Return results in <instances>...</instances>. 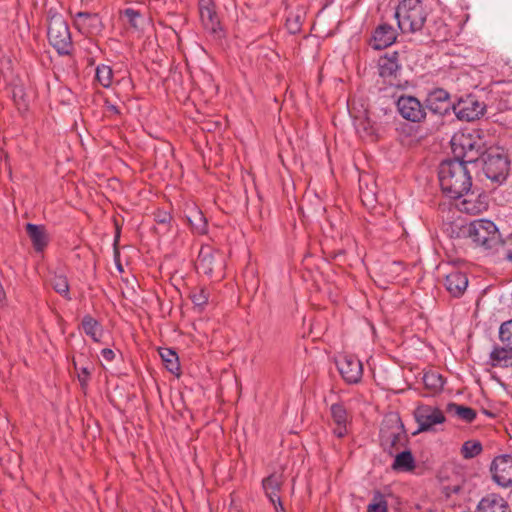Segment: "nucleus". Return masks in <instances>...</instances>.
<instances>
[{
	"label": "nucleus",
	"mask_w": 512,
	"mask_h": 512,
	"mask_svg": "<svg viewBox=\"0 0 512 512\" xmlns=\"http://www.w3.org/2000/svg\"><path fill=\"white\" fill-rule=\"evenodd\" d=\"M475 512H511V509L504 497L497 493H490L479 501Z\"/></svg>",
	"instance_id": "obj_24"
},
{
	"label": "nucleus",
	"mask_w": 512,
	"mask_h": 512,
	"mask_svg": "<svg viewBox=\"0 0 512 512\" xmlns=\"http://www.w3.org/2000/svg\"><path fill=\"white\" fill-rule=\"evenodd\" d=\"M113 69L106 64H100L95 69V80L103 88L111 87L113 83Z\"/></svg>",
	"instance_id": "obj_33"
},
{
	"label": "nucleus",
	"mask_w": 512,
	"mask_h": 512,
	"mask_svg": "<svg viewBox=\"0 0 512 512\" xmlns=\"http://www.w3.org/2000/svg\"><path fill=\"white\" fill-rule=\"evenodd\" d=\"M283 484V475L281 473H272L262 480V487L270 502L274 505L276 512L278 506L283 510V505L279 496Z\"/></svg>",
	"instance_id": "obj_21"
},
{
	"label": "nucleus",
	"mask_w": 512,
	"mask_h": 512,
	"mask_svg": "<svg viewBox=\"0 0 512 512\" xmlns=\"http://www.w3.org/2000/svg\"><path fill=\"white\" fill-rule=\"evenodd\" d=\"M332 433L337 438L346 437L351 430L352 414L342 402L333 403L330 406Z\"/></svg>",
	"instance_id": "obj_13"
},
{
	"label": "nucleus",
	"mask_w": 512,
	"mask_h": 512,
	"mask_svg": "<svg viewBox=\"0 0 512 512\" xmlns=\"http://www.w3.org/2000/svg\"><path fill=\"white\" fill-rule=\"evenodd\" d=\"M198 5L200 20L204 29L216 39L223 38L225 36L224 29L216 12L213 0H199Z\"/></svg>",
	"instance_id": "obj_10"
},
{
	"label": "nucleus",
	"mask_w": 512,
	"mask_h": 512,
	"mask_svg": "<svg viewBox=\"0 0 512 512\" xmlns=\"http://www.w3.org/2000/svg\"><path fill=\"white\" fill-rule=\"evenodd\" d=\"M26 232L32 242L35 251L42 252L47 247L49 239L46 233V229L43 225L27 223Z\"/></svg>",
	"instance_id": "obj_25"
},
{
	"label": "nucleus",
	"mask_w": 512,
	"mask_h": 512,
	"mask_svg": "<svg viewBox=\"0 0 512 512\" xmlns=\"http://www.w3.org/2000/svg\"><path fill=\"white\" fill-rule=\"evenodd\" d=\"M440 188L447 197L459 199L472 187V177L467 164L459 159H448L438 168Z\"/></svg>",
	"instance_id": "obj_1"
},
{
	"label": "nucleus",
	"mask_w": 512,
	"mask_h": 512,
	"mask_svg": "<svg viewBox=\"0 0 512 512\" xmlns=\"http://www.w3.org/2000/svg\"><path fill=\"white\" fill-rule=\"evenodd\" d=\"M224 266V260L219 252L213 251L210 247H202L199 251L196 268L200 273L212 276L216 271L219 273Z\"/></svg>",
	"instance_id": "obj_14"
},
{
	"label": "nucleus",
	"mask_w": 512,
	"mask_h": 512,
	"mask_svg": "<svg viewBox=\"0 0 512 512\" xmlns=\"http://www.w3.org/2000/svg\"><path fill=\"white\" fill-rule=\"evenodd\" d=\"M483 172L493 183L502 184L508 176L510 162L498 148H489L484 151Z\"/></svg>",
	"instance_id": "obj_5"
},
{
	"label": "nucleus",
	"mask_w": 512,
	"mask_h": 512,
	"mask_svg": "<svg viewBox=\"0 0 512 512\" xmlns=\"http://www.w3.org/2000/svg\"><path fill=\"white\" fill-rule=\"evenodd\" d=\"M78 30L85 35H97L102 32L104 25L97 13L78 12L74 18Z\"/></svg>",
	"instance_id": "obj_19"
},
{
	"label": "nucleus",
	"mask_w": 512,
	"mask_h": 512,
	"mask_svg": "<svg viewBox=\"0 0 512 512\" xmlns=\"http://www.w3.org/2000/svg\"><path fill=\"white\" fill-rule=\"evenodd\" d=\"M444 286L452 297L459 298L467 289L468 277L464 272L454 270L446 275Z\"/></svg>",
	"instance_id": "obj_23"
},
{
	"label": "nucleus",
	"mask_w": 512,
	"mask_h": 512,
	"mask_svg": "<svg viewBox=\"0 0 512 512\" xmlns=\"http://www.w3.org/2000/svg\"><path fill=\"white\" fill-rule=\"evenodd\" d=\"M423 384L431 394H437L443 390L445 379L436 371H428L423 375Z\"/></svg>",
	"instance_id": "obj_30"
},
{
	"label": "nucleus",
	"mask_w": 512,
	"mask_h": 512,
	"mask_svg": "<svg viewBox=\"0 0 512 512\" xmlns=\"http://www.w3.org/2000/svg\"><path fill=\"white\" fill-rule=\"evenodd\" d=\"M499 339L503 345L512 348V319L501 324Z\"/></svg>",
	"instance_id": "obj_37"
},
{
	"label": "nucleus",
	"mask_w": 512,
	"mask_h": 512,
	"mask_svg": "<svg viewBox=\"0 0 512 512\" xmlns=\"http://www.w3.org/2000/svg\"><path fill=\"white\" fill-rule=\"evenodd\" d=\"M466 196L461 202L458 203V209L461 212L476 215L487 210L488 202L487 197L482 194L475 195L474 192H467Z\"/></svg>",
	"instance_id": "obj_22"
},
{
	"label": "nucleus",
	"mask_w": 512,
	"mask_h": 512,
	"mask_svg": "<svg viewBox=\"0 0 512 512\" xmlns=\"http://www.w3.org/2000/svg\"><path fill=\"white\" fill-rule=\"evenodd\" d=\"M428 15L429 11L422 0H402L394 13L398 28L403 34L421 31Z\"/></svg>",
	"instance_id": "obj_2"
},
{
	"label": "nucleus",
	"mask_w": 512,
	"mask_h": 512,
	"mask_svg": "<svg viewBox=\"0 0 512 512\" xmlns=\"http://www.w3.org/2000/svg\"><path fill=\"white\" fill-rule=\"evenodd\" d=\"M124 13L125 16L128 18L130 24L136 27V19L140 17V13L132 8H127Z\"/></svg>",
	"instance_id": "obj_43"
},
{
	"label": "nucleus",
	"mask_w": 512,
	"mask_h": 512,
	"mask_svg": "<svg viewBox=\"0 0 512 512\" xmlns=\"http://www.w3.org/2000/svg\"><path fill=\"white\" fill-rule=\"evenodd\" d=\"M397 38L395 28L389 24H380L373 32L370 45L375 50H382L391 46Z\"/></svg>",
	"instance_id": "obj_20"
},
{
	"label": "nucleus",
	"mask_w": 512,
	"mask_h": 512,
	"mask_svg": "<svg viewBox=\"0 0 512 512\" xmlns=\"http://www.w3.org/2000/svg\"><path fill=\"white\" fill-rule=\"evenodd\" d=\"M22 89H19L18 91H14V101L15 103L20 107L21 105H23L24 107H26V103L24 102V99H23V94H22Z\"/></svg>",
	"instance_id": "obj_45"
},
{
	"label": "nucleus",
	"mask_w": 512,
	"mask_h": 512,
	"mask_svg": "<svg viewBox=\"0 0 512 512\" xmlns=\"http://www.w3.org/2000/svg\"><path fill=\"white\" fill-rule=\"evenodd\" d=\"M104 108H105V111L109 115H120L121 114L120 108L117 105L111 103L108 99L104 100Z\"/></svg>",
	"instance_id": "obj_42"
},
{
	"label": "nucleus",
	"mask_w": 512,
	"mask_h": 512,
	"mask_svg": "<svg viewBox=\"0 0 512 512\" xmlns=\"http://www.w3.org/2000/svg\"><path fill=\"white\" fill-rule=\"evenodd\" d=\"M120 233H121V229L119 226H116V232H115V237H114V242H113V246H114V255H115V258H119L120 254H119V250H118V243H119V240H120Z\"/></svg>",
	"instance_id": "obj_44"
},
{
	"label": "nucleus",
	"mask_w": 512,
	"mask_h": 512,
	"mask_svg": "<svg viewBox=\"0 0 512 512\" xmlns=\"http://www.w3.org/2000/svg\"><path fill=\"white\" fill-rule=\"evenodd\" d=\"M413 415L418 424V429L413 435L431 431L435 425L442 424L446 421V417L441 409L427 404L418 405Z\"/></svg>",
	"instance_id": "obj_9"
},
{
	"label": "nucleus",
	"mask_w": 512,
	"mask_h": 512,
	"mask_svg": "<svg viewBox=\"0 0 512 512\" xmlns=\"http://www.w3.org/2000/svg\"><path fill=\"white\" fill-rule=\"evenodd\" d=\"M337 368L344 381L357 384L363 376L362 362L353 355H345L337 361Z\"/></svg>",
	"instance_id": "obj_16"
},
{
	"label": "nucleus",
	"mask_w": 512,
	"mask_h": 512,
	"mask_svg": "<svg viewBox=\"0 0 512 512\" xmlns=\"http://www.w3.org/2000/svg\"><path fill=\"white\" fill-rule=\"evenodd\" d=\"M367 512H387V501L380 492H376L372 502L367 507Z\"/></svg>",
	"instance_id": "obj_38"
},
{
	"label": "nucleus",
	"mask_w": 512,
	"mask_h": 512,
	"mask_svg": "<svg viewBox=\"0 0 512 512\" xmlns=\"http://www.w3.org/2000/svg\"><path fill=\"white\" fill-rule=\"evenodd\" d=\"M395 459L392 469L395 471H412L415 468V460L410 450L399 451L394 454Z\"/></svg>",
	"instance_id": "obj_29"
},
{
	"label": "nucleus",
	"mask_w": 512,
	"mask_h": 512,
	"mask_svg": "<svg viewBox=\"0 0 512 512\" xmlns=\"http://www.w3.org/2000/svg\"><path fill=\"white\" fill-rule=\"evenodd\" d=\"M187 219L194 232L198 234H205L207 232V220L200 210L193 208Z\"/></svg>",
	"instance_id": "obj_32"
},
{
	"label": "nucleus",
	"mask_w": 512,
	"mask_h": 512,
	"mask_svg": "<svg viewBox=\"0 0 512 512\" xmlns=\"http://www.w3.org/2000/svg\"><path fill=\"white\" fill-rule=\"evenodd\" d=\"M483 450L482 444L477 440H468L461 447V455L464 459H471L478 456Z\"/></svg>",
	"instance_id": "obj_35"
},
{
	"label": "nucleus",
	"mask_w": 512,
	"mask_h": 512,
	"mask_svg": "<svg viewBox=\"0 0 512 512\" xmlns=\"http://www.w3.org/2000/svg\"><path fill=\"white\" fill-rule=\"evenodd\" d=\"M495 255L500 260H507L512 262V234L505 240L501 238L500 244L497 248Z\"/></svg>",
	"instance_id": "obj_36"
},
{
	"label": "nucleus",
	"mask_w": 512,
	"mask_h": 512,
	"mask_svg": "<svg viewBox=\"0 0 512 512\" xmlns=\"http://www.w3.org/2000/svg\"><path fill=\"white\" fill-rule=\"evenodd\" d=\"M88 64L89 65H94V59L93 58L88 59Z\"/></svg>",
	"instance_id": "obj_47"
},
{
	"label": "nucleus",
	"mask_w": 512,
	"mask_h": 512,
	"mask_svg": "<svg viewBox=\"0 0 512 512\" xmlns=\"http://www.w3.org/2000/svg\"><path fill=\"white\" fill-rule=\"evenodd\" d=\"M50 283L54 291L61 295L64 299L68 301L72 299L70 295V285L66 275L55 273L52 276Z\"/></svg>",
	"instance_id": "obj_31"
},
{
	"label": "nucleus",
	"mask_w": 512,
	"mask_h": 512,
	"mask_svg": "<svg viewBox=\"0 0 512 512\" xmlns=\"http://www.w3.org/2000/svg\"><path fill=\"white\" fill-rule=\"evenodd\" d=\"M489 360L492 367H512V348L495 345L490 352Z\"/></svg>",
	"instance_id": "obj_26"
},
{
	"label": "nucleus",
	"mask_w": 512,
	"mask_h": 512,
	"mask_svg": "<svg viewBox=\"0 0 512 512\" xmlns=\"http://www.w3.org/2000/svg\"><path fill=\"white\" fill-rule=\"evenodd\" d=\"M101 355L102 357L106 360V361H109L111 362L114 358H115V353L112 349L110 348H104L102 349L101 351Z\"/></svg>",
	"instance_id": "obj_46"
},
{
	"label": "nucleus",
	"mask_w": 512,
	"mask_h": 512,
	"mask_svg": "<svg viewBox=\"0 0 512 512\" xmlns=\"http://www.w3.org/2000/svg\"><path fill=\"white\" fill-rule=\"evenodd\" d=\"M452 150L455 158L463 161L465 164L474 163L478 157H483L484 151L470 135H455L451 140Z\"/></svg>",
	"instance_id": "obj_6"
},
{
	"label": "nucleus",
	"mask_w": 512,
	"mask_h": 512,
	"mask_svg": "<svg viewBox=\"0 0 512 512\" xmlns=\"http://www.w3.org/2000/svg\"><path fill=\"white\" fill-rule=\"evenodd\" d=\"M160 356L165 364L166 369L172 374L177 375L180 370L177 353L169 348H164L160 351Z\"/></svg>",
	"instance_id": "obj_34"
},
{
	"label": "nucleus",
	"mask_w": 512,
	"mask_h": 512,
	"mask_svg": "<svg viewBox=\"0 0 512 512\" xmlns=\"http://www.w3.org/2000/svg\"><path fill=\"white\" fill-rule=\"evenodd\" d=\"M463 233L469 237L476 246L495 255L500 244L501 235L494 222L487 219L474 220L464 227Z\"/></svg>",
	"instance_id": "obj_3"
},
{
	"label": "nucleus",
	"mask_w": 512,
	"mask_h": 512,
	"mask_svg": "<svg viewBox=\"0 0 512 512\" xmlns=\"http://www.w3.org/2000/svg\"><path fill=\"white\" fill-rule=\"evenodd\" d=\"M78 381L81 386V390L86 393L88 388L90 379H91V371L88 367H81L77 374Z\"/></svg>",
	"instance_id": "obj_40"
},
{
	"label": "nucleus",
	"mask_w": 512,
	"mask_h": 512,
	"mask_svg": "<svg viewBox=\"0 0 512 512\" xmlns=\"http://www.w3.org/2000/svg\"><path fill=\"white\" fill-rule=\"evenodd\" d=\"M493 480L501 487L512 486V456L500 455L494 458L491 464Z\"/></svg>",
	"instance_id": "obj_17"
},
{
	"label": "nucleus",
	"mask_w": 512,
	"mask_h": 512,
	"mask_svg": "<svg viewBox=\"0 0 512 512\" xmlns=\"http://www.w3.org/2000/svg\"><path fill=\"white\" fill-rule=\"evenodd\" d=\"M118 269H119L120 271H122V266H121V264H118Z\"/></svg>",
	"instance_id": "obj_49"
},
{
	"label": "nucleus",
	"mask_w": 512,
	"mask_h": 512,
	"mask_svg": "<svg viewBox=\"0 0 512 512\" xmlns=\"http://www.w3.org/2000/svg\"><path fill=\"white\" fill-rule=\"evenodd\" d=\"M409 438L404 429L403 423L398 420L396 425L389 429H381L380 444L385 452L393 456L400 449L405 448Z\"/></svg>",
	"instance_id": "obj_7"
},
{
	"label": "nucleus",
	"mask_w": 512,
	"mask_h": 512,
	"mask_svg": "<svg viewBox=\"0 0 512 512\" xmlns=\"http://www.w3.org/2000/svg\"><path fill=\"white\" fill-rule=\"evenodd\" d=\"M191 301L198 307H204L208 303L209 292L205 288H196L191 292Z\"/></svg>",
	"instance_id": "obj_39"
},
{
	"label": "nucleus",
	"mask_w": 512,
	"mask_h": 512,
	"mask_svg": "<svg viewBox=\"0 0 512 512\" xmlns=\"http://www.w3.org/2000/svg\"><path fill=\"white\" fill-rule=\"evenodd\" d=\"M47 38L60 56L73 53L74 44L68 23L61 14L52 10L48 12Z\"/></svg>",
	"instance_id": "obj_4"
},
{
	"label": "nucleus",
	"mask_w": 512,
	"mask_h": 512,
	"mask_svg": "<svg viewBox=\"0 0 512 512\" xmlns=\"http://www.w3.org/2000/svg\"><path fill=\"white\" fill-rule=\"evenodd\" d=\"M452 105L448 91L443 88H434L427 93L424 107L433 114L445 116L450 113Z\"/></svg>",
	"instance_id": "obj_15"
},
{
	"label": "nucleus",
	"mask_w": 512,
	"mask_h": 512,
	"mask_svg": "<svg viewBox=\"0 0 512 512\" xmlns=\"http://www.w3.org/2000/svg\"><path fill=\"white\" fill-rule=\"evenodd\" d=\"M445 411L448 415L456 417L465 423H472L477 416V413L473 408L455 402H449L446 405Z\"/></svg>",
	"instance_id": "obj_27"
},
{
	"label": "nucleus",
	"mask_w": 512,
	"mask_h": 512,
	"mask_svg": "<svg viewBox=\"0 0 512 512\" xmlns=\"http://www.w3.org/2000/svg\"><path fill=\"white\" fill-rule=\"evenodd\" d=\"M379 75L382 77L390 86H394L398 89L405 90L409 86L408 81L403 83L397 80V74L401 70L399 63V54L393 52L391 54H385L378 60Z\"/></svg>",
	"instance_id": "obj_8"
},
{
	"label": "nucleus",
	"mask_w": 512,
	"mask_h": 512,
	"mask_svg": "<svg viewBox=\"0 0 512 512\" xmlns=\"http://www.w3.org/2000/svg\"><path fill=\"white\" fill-rule=\"evenodd\" d=\"M73 367L78 370V366H77V362L75 360H73Z\"/></svg>",
	"instance_id": "obj_48"
},
{
	"label": "nucleus",
	"mask_w": 512,
	"mask_h": 512,
	"mask_svg": "<svg viewBox=\"0 0 512 512\" xmlns=\"http://www.w3.org/2000/svg\"><path fill=\"white\" fill-rule=\"evenodd\" d=\"M399 114L407 121L420 123L426 119V110L418 98L411 95H401L396 101Z\"/></svg>",
	"instance_id": "obj_11"
},
{
	"label": "nucleus",
	"mask_w": 512,
	"mask_h": 512,
	"mask_svg": "<svg viewBox=\"0 0 512 512\" xmlns=\"http://www.w3.org/2000/svg\"><path fill=\"white\" fill-rule=\"evenodd\" d=\"M171 218L172 217H171L170 213H168L166 211L158 210L155 213V221L159 224H169L171 221Z\"/></svg>",
	"instance_id": "obj_41"
},
{
	"label": "nucleus",
	"mask_w": 512,
	"mask_h": 512,
	"mask_svg": "<svg viewBox=\"0 0 512 512\" xmlns=\"http://www.w3.org/2000/svg\"><path fill=\"white\" fill-rule=\"evenodd\" d=\"M81 327L84 333L94 342H100L103 336V327L98 320L87 314L82 318Z\"/></svg>",
	"instance_id": "obj_28"
},
{
	"label": "nucleus",
	"mask_w": 512,
	"mask_h": 512,
	"mask_svg": "<svg viewBox=\"0 0 512 512\" xmlns=\"http://www.w3.org/2000/svg\"><path fill=\"white\" fill-rule=\"evenodd\" d=\"M490 100L498 112L512 110V82L497 83L491 90Z\"/></svg>",
	"instance_id": "obj_18"
},
{
	"label": "nucleus",
	"mask_w": 512,
	"mask_h": 512,
	"mask_svg": "<svg viewBox=\"0 0 512 512\" xmlns=\"http://www.w3.org/2000/svg\"><path fill=\"white\" fill-rule=\"evenodd\" d=\"M485 107L475 96L468 95L453 103L452 110L459 120L470 122L479 119L484 114Z\"/></svg>",
	"instance_id": "obj_12"
}]
</instances>
